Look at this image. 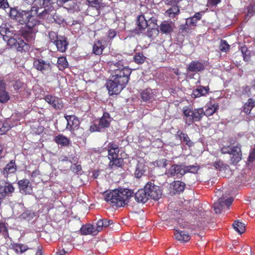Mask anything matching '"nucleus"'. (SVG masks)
<instances>
[{"label":"nucleus","mask_w":255,"mask_h":255,"mask_svg":"<svg viewBox=\"0 0 255 255\" xmlns=\"http://www.w3.org/2000/svg\"><path fill=\"white\" fill-rule=\"evenodd\" d=\"M174 28V23L172 21H164L160 25V30L162 33L164 34L171 33Z\"/></svg>","instance_id":"4468645a"},{"label":"nucleus","mask_w":255,"mask_h":255,"mask_svg":"<svg viewBox=\"0 0 255 255\" xmlns=\"http://www.w3.org/2000/svg\"><path fill=\"white\" fill-rule=\"evenodd\" d=\"M81 232L84 235L92 234L96 235L97 232L95 227L92 225H87L81 228Z\"/></svg>","instance_id":"c756f323"},{"label":"nucleus","mask_w":255,"mask_h":255,"mask_svg":"<svg viewBox=\"0 0 255 255\" xmlns=\"http://www.w3.org/2000/svg\"><path fill=\"white\" fill-rule=\"evenodd\" d=\"M170 188L174 190V193L180 192L184 190L185 184L180 181H174L170 185Z\"/></svg>","instance_id":"c85d7f7f"},{"label":"nucleus","mask_w":255,"mask_h":255,"mask_svg":"<svg viewBox=\"0 0 255 255\" xmlns=\"http://www.w3.org/2000/svg\"><path fill=\"white\" fill-rule=\"evenodd\" d=\"M209 90L208 87L200 86L193 91L192 96L193 98H198L206 95Z\"/></svg>","instance_id":"412c9836"},{"label":"nucleus","mask_w":255,"mask_h":255,"mask_svg":"<svg viewBox=\"0 0 255 255\" xmlns=\"http://www.w3.org/2000/svg\"><path fill=\"white\" fill-rule=\"evenodd\" d=\"M246 104H247V106L250 107V109H253L255 106V100L250 98Z\"/></svg>","instance_id":"864d4df0"},{"label":"nucleus","mask_w":255,"mask_h":255,"mask_svg":"<svg viewBox=\"0 0 255 255\" xmlns=\"http://www.w3.org/2000/svg\"><path fill=\"white\" fill-rule=\"evenodd\" d=\"M184 119L186 124L190 125L193 122L199 121L204 116V111L203 108L193 110L192 107H185L183 109Z\"/></svg>","instance_id":"39448f33"},{"label":"nucleus","mask_w":255,"mask_h":255,"mask_svg":"<svg viewBox=\"0 0 255 255\" xmlns=\"http://www.w3.org/2000/svg\"><path fill=\"white\" fill-rule=\"evenodd\" d=\"M136 24L138 28L140 31L144 29L147 27H148V28L150 29V24H148L147 20L145 18V17L143 15H139L138 17Z\"/></svg>","instance_id":"4be33fe9"},{"label":"nucleus","mask_w":255,"mask_h":255,"mask_svg":"<svg viewBox=\"0 0 255 255\" xmlns=\"http://www.w3.org/2000/svg\"><path fill=\"white\" fill-rule=\"evenodd\" d=\"M179 12L180 10L178 6L177 5H174L169 8L166 11V13L170 18H174L179 14Z\"/></svg>","instance_id":"2f4dec72"},{"label":"nucleus","mask_w":255,"mask_h":255,"mask_svg":"<svg viewBox=\"0 0 255 255\" xmlns=\"http://www.w3.org/2000/svg\"><path fill=\"white\" fill-rule=\"evenodd\" d=\"M144 187L149 198H151L153 200H158L161 197L162 192L158 186L155 185L151 182H148L146 184Z\"/></svg>","instance_id":"6e6552de"},{"label":"nucleus","mask_w":255,"mask_h":255,"mask_svg":"<svg viewBox=\"0 0 255 255\" xmlns=\"http://www.w3.org/2000/svg\"><path fill=\"white\" fill-rule=\"evenodd\" d=\"M14 250L17 253H20L21 244H16L13 246Z\"/></svg>","instance_id":"bf43d9fd"},{"label":"nucleus","mask_w":255,"mask_h":255,"mask_svg":"<svg viewBox=\"0 0 255 255\" xmlns=\"http://www.w3.org/2000/svg\"><path fill=\"white\" fill-rule=\"evenodd\" d=\"M6 84L3 80H0V92L5 90Z\"/></svg>","instance_id":"680f3d73"},{"label":"nucleus","mask_w":255,"mask_h":255,"mask_svg":"<svg viewBox=\"0 0 255 255\" xmlns=\"http://www.w3.org/2000/svg\"><path fill=\"white\" fill-rule=\"evenodd\" d=\"M111 79L107 82V88L111 95L117 94L126 86L129 80L131 70L124 65L123 61L110 62Z\"/></svg>","instance_id":"f257e3e1"},{"label":"nucleus","mask_w":255,"mask_h":255,"mask_svg":"<svg viewBox=\"0 0 255 255\" xmlns=\"http://www.w3.org/2000/svg\"><path fill=\"white\" fill-rule=\"evenodd\" d=\"M252 109H250V107L247 106V104H246L244 108V112L246 114H249Z\"/></svg>","instance_id":"338daca9"},{"label":"nucleus","mask_w":255,"mask_h":255,"mask_svg":"<svg viewBox=\"0 0 255 255\" xmlns=\"http://www.w3.org/2000/svg\"><path fill=\"white\" fill-rule=\"evenodd\" d=\"M230 47V46L226 40H221L219 45V49L221 52H227L229 50Z\"/></svg>","instance_id":"ea45409f"},{"label":"nucleus","mask_w":255,"mask_h":255,"mask_svg":"<svg viewBox=\"0 0 255 255\" xmlns=\"http://www.w3.org/2000/svg\"><path fill=\"white\" fill-rule=\"evenodd\" d=\"M216 107L215 105H212L209 107L205 111H204V115L206 116H210L212 115L216 111Z\"/></svg>","instance_id":"37998d69"},{"label":"nucleus","mask_w":255,"mask_h":255,"mask_svg":"<svg viewBox=\"0 0 255 255\" xmlns=\"http://www.w3.org/2000/svg\"><path fill=\"white\" fill-rule=\"evenodd\" d=\"M233 226L234 229L240 234H243L245 231V224L238 221H235Z\"/></svg>","instance_id":"72a5a7b5"},{"label":"nucleus","mask_w":255,"mask_h":255,"mask_svg":"<svg viewBox=\"0 0 255 255\" xmlns=\"http://www.w3.org/2000/svg\"><path fill=\"white\" fill-rule=\"evenodd\" d=\"M176 137L179 138L180 140H182L189 146L192 145V142L190 140L189 137L186 133H183L180 131H178L176 134Z\"/></svg>","instance_id":"7c9ffc66"},{"label":"nucleus","mask_w":255,"mask_h":255,"mask_svg":"<svg viewBox=\"0 0 255 255\" xmlns=\"http://www.w3.org/2000/svg\"><path fill=\"white\" fill-rule=\"evenodd\" d=\"M248 158L250 161H253L255 159V149L250 153Z\"/></svg>","instance_id":"052dcab7"},{"label":"nucleus","mask_w":255,"mask_h":255,"mask_svg":"<svg viewBox=\"0 0 255 255\" xmlns=\"http://www.w3.org/2000/svg\"><path fill=\"white\" fill-rule=\"evenodd\" d=\"M16 170V167L15 162L11 160L8 163L2 170V173L4 176L6 177L10 173H13Z\"/></svg>","instance_id":"a878e982"},{"label":"nucleus","mask_w":255,"mask_h":255,"mask_svg":"<svg viewBox=\"0 0 255 255\" xmlns=\"http://www.w3.org/2000/svg\"><path fill=\"white\" fill-rule=\"evenodd\" d=\"M90 4L92 6L99 5L102 1V0H87Z\"/></svg>","instance_id":"603ef678"},{"label":"nucleus","mask_w":255,"mask_h":255,"mask_svg":"<svg viewBox=\"0 0 255 255\" xmlns=\"http://www.w3.org/2000/svg\"><path fill=\"white\" fill-rule=\"evenodd\" d=\"M54 43L57 47L58 50L62 52H64V44L63 40H56Z\"/></svg>","instance_id":"c03bdc74"},{"label":"nucleus","mask_w":255,"mask_h":255,"mask_svg":"<svg viewBox=\"0 0 255 255\" xmlns=\"http://www.w3.org/2000/svg\"><path fill=\"white\" fill-rule=\"evenodd\" d=\"M10 128V127L7 123L3 125L1 128H0V134H4Z\"/></svg>","instance_id":"de8ad7c7"},{"label":"nucleus","mask_w":255,"mask_h":255,"mask_svg":"<svg viewBox=\"0 0 255 255\" xmlns=\"http://www.w3.org/2000/svg\"><path fill=\"white\" fill-rule=\"evenodd\" d=\"M39 8L36 6L31 7L30 10H23L21 11V20L20 23L21 24H25L27 28H32L39 23L38 17L44 18L48 14V10L44 9L38 15Z\"/></svg>","instance_id":"20e7f679"},{"label":"nucleus","mask_w":255,"mask_h":255,"mask_svg":"<svg viewBox=\"0 0 255 255\" xmlns=\"http://www.w3.org/2000/svg\"><path fill=\"white\" fill-rule=\"evenodd\" d=\"M193 19H191L190 18H188L186 19V24L188 26H194V22H193Z\"/></svg>","instance_id":"69168bd1"},{"label":"nucleus","mask_w":255,"mask_h":255,"mask_svg":"<svg viewBox=\"0 0 255 255\" xmlns=\"http://www.w3.org/2000/svg\"><path fill=\"white\" fill-rule=\"evenodd\" d=\"M145 171V165L143 161H138L136 164L134 175L135 176L139 178L142 176Z\"/></svg>","instance_id":"bb28decb"},{"label":"nucleus","mask_w":255,"mask_h":255,"mask_svg":"<svg viewBox=\"0 0 255 255\" xmlns=\"http://www.w3.org/2000/svg\"><path fill=\"white\" fill-rule=\"evenodd\" d=\"M201 18V14L199 12H197L195 13L193 16L191 17L190 18L193 19V22H194V24L195 25L196 22L199 20Z\"/></svg>","instance_id":"8fccbe9b"},{"label":"nucleus","mask_w":255,"mask_h":255,"mask_svg":"<svg viewBox=\"0 0 255 255\" xmlns=\"http://www.w3.org/2000/svg\"><path fill=\"white\" fill-rule=\"evenodd\" d=\"M20 192L25 194H30L32 192V186L27 179L20 180L18 182Z\"/></svg>","instance_id":"9b49d317"},{"label":"nucleus","mask_w":255,"mask_h":255,"mask_svg":"<svg viewBox=\"0 0 255 255\" xmlns=\"http://www.w3.org/2000/svg\"><path fill=\"white\" fill-rule=\"evenodd\" d=\"M254 7L253 6L250 5L248 7V13L247 16L251 17L254 13Z\"/></svg>","instance_id":"6e6d98bb"},{"label":"nucleus","mask_w":255,"mask_h":255,"mask_svg":"<svg viewBox=\"0 0 255 255\" xmlns=\"http://www.w3.org/2000/svg\"><path fill=\"white\" fill-rule=\"evenodd\" d=\"M132 191L128 189L121 188L104 193L105 200L113 206L123 207L133 197Z\"/></svg>","instance_id":"f03ea898"},{"label":"nucleus","mask_w":255,"mask_h":255,"mask_svg":"<svg viewBox=\"0 0 255 255\" xmlns=\"http://www.w3.org/2000/svg\"><path fill=\"white\" fill-rule=\"evenodd\" d=\"M183 167L185 174L188 172L195 174L197 173L199 169V166L197 165H192L187 166L183 165Z\"/></svg>","instance_id":"e433bc0d"},{"label":"nucleus","mask_w":255,"mask_h":255,"mask_svg":"<svg viewBox=\"0 0 255 255\" xmlns=\"http://www.w3.org/2000/svg\"><path fill=\"white\" fill-rule=\"evenodd\" d=\"M0 34L4 41L11 47H13L17 51H21L26 49L27 44L21 39H17L14 37L15 33L13 27L9 24L3 23L0 26Z\"/></svg>","instance_id":"7ed1b4c3"},{"label":"nucleus","mask_w":255,"mask_h":255,"mask_svg":"<svg viewBox=\"0 0 255 255\" xmlns=\"http://www.w3.org/2000/svg\"><path fill=\"white\" fill-rule=\"evenodd\" d=\"M28 30L23 34V37L27 42L31 43L35 38V34L37 31L36 26L32 28H27Z\"/></svg>","instance_id":"6ab92c4d"},{"label":"nucleus","mask_w":255,"mask_h":255,"mask_svg":"<svg viewBox=\"0 0 255 255\" xmlns=\"http://www.w3.org/2000/svg\"><path fill=\"white\" fill-rule=\"evenodd\" d=\"M8 93L5 91L0 92V103H5L9 100Z\"/></svg>","instance_id":"79ce46f5"},{"label":"nucleus","mask_w":255,"mask_h":255,"mask_svg":"<svg viewBox=\"0 0 255 255\" xmlns=\"http://www.w3.org/2000/svg\"><path fill=\"white\" fill-rule=\"evenodd\" d=\"M56 142L61 145L62 146L64 145V136L63 135H58L55 137Z\"/></svg>","instance_id":"3c124183"},{"label":"nucleus","mask_w":255,"mask_h":255,"mask_svg":"<svg viewBox=\"0 0 255 255\" xmlns=\"http://www.w3.org/2000/svg\"><path fill=\"white\" fill-rule=\"evenodd\" d=\"M221 153L223 154L229 153L232 155L231 160L233 164H236L242 159V153L240 146H236L231 147L227 146L223 147L221 149Z\"/></svg>","instance_id":"423d86ee"},{"label":"nucleus","mask_w":255,"mask_h":255,"mask_svg":"<svg viewBox=\"0 0 255 255\" xmlns=\"http://www.w3.org/2000/svg\"><path fill=\"white\" fill-rule=\"evenodd\" d=\"M112 224V220H108L106 219L99 220L96 223L95 229L97 232L101 231L104 228H107Z\"/></svg>","instance_id":"393cba45"},{"label":"nucleus","mask_w":255,"mask_h":255,"mask_svg":"<svg viewBox=\"0 0 255 255\" xmlns=\"http://www.w3.org/2000/svg\"><path fill=\"white\" fill-rule=\"evenodd\" d=\"M174 236L176 240L181 242H187L190 240V236L185 231L175 230Z\"/></svg>","instance_id":"aec40b11"},{"label":"nucleus","mask_w":255,"mask_h":255,"mask_svg":"<svg viewBox=\"0 0 255 255\" xmlns=\"http://www.w3.org/2000/svg\"><path fill=\"white\" fill-rule=\"evenodd\" d=\"M109 147V159L111 160L118 157L119 152L118 146L114 143H110Z\"/></svg>","instance_id":"b1692460"},{"label":"nucleus","mask_w":255,"mask_h":255,"mask_svg":"<svg viewBox=\"0 0 255 255\" xmlns=\"http://www.w3.org/2000/svg\"><path fill=\"white\" fill-rule=\"evenodd\" d=\"M53 0H43V5L48 6L53 2Z\"/></svg>","instance_id":"0e129e2a"},{"label":"nucleus","mask_w":255,"mask_h":255,"mask_svg":"<svg viewBox=\"0 0 255 255\" xmlns=\"http://www.w3.org/2000/svg\"><path fill=\"white\" fill-rule=\"evenodd\" d=\"M9 6L7 0H0V8H6Z\"/></svg>","instance_id":"5fc2aeb1"},{"label":"nucleus","mask_w":255,"mask_h":255,"mask_svg":"<svg viewBox=\"0 0 255 255\" xmlns=\"http://www.w3.org/2000/svg\"><path fill=\"white\" fill-rule=\"evenodd\" d=\"M0 233L2 234L4 237L7 235V229L3 223H0Z\"/></svg>","instance_id":"a18cd8bd"},{"label":"nucleus","mask_w":255,"mask_h":255,"mask_svg":"<svg viewBox=\"0 0 255 255\" xmlns=\"http://www.w3.org/2000/svg\"><path fill=\"white\" fill-rule=\"evenodd\" d=\"M221 0H208L209 3L212 6H215L219 2H220Z\"/></svg>","instance_id":"e2e57ef3"},{"label":"nucleus","mask_w":255,"mask_h":255,"mask_svg":"<svg viewBox=\"0 0 255 255\" xmlns=\"http://www.w3.org/2000/svg\"><path fill=\"white\" fill-rule=\"evenodd\" d=\"M21 11H22V9H18L15 7L11 8L9 12V16L11 19L15 20L20 23L21 20Z\"/></svg>","instance_id":"5701e85b"},{"label":"nucleus","mask_w":255,"mask_h":255,"mask_svg":"<svg viewBox=\"0 0 255 255\" xmlns=\"http://www.w3.org/2000/svg\"><path fill=\"white\" fill-rule=\"evenodd\" d=\"M204 68L203 63L197 61H194L189 64L187 70L188 72H197L203 71Z\"/></svg>","instance_id":"dca6fc26"},{"label":"nucleus","mask_w":255,"mask_h":255,"mask_svg":"<svg viewBox=\"0 0 255 255\" xmlns=\"http://www.w3.org/2000/svg\"><path fill=\"white\" fill-rule=\"evenodd\" d=\"M112 121V118L108 113H104L100 119L99 124H94L90 127L91 132L101 131L103 129L109 127Z\"/></svg>","instance_id":"0eeeda50"},{"label":"nucleus","mask_w":255,"mask_h":255,"mask_svg":"<svg viewBox=\"0 0 255 255\" xmlns=\"http://www.w3.org/2000/svg\"><path fill=\"white\" fill-rule=\"evenodd\" d=\"M66 220L68 221V227L70 228L71 230L75 231L79 228L80 222L79 219H74L72 220L67 219Z\"/></svg>","instance_id":"f704fd0d"},{"label":"nucleus","mask_w":255,"mask_h":255,"mask_svg":"<svg viewBox=\"0 0 255 255\" xmlns=\"http://www.w3.org/2000/svg\"><path fill=\"white\" fill-rule=\"evenodd\" d=\"M148 24H150V29L151 28V30L147 31V36L149 37H151L152 36V34L151 33H154L155 34L157 33V24H156V19L155 18L152 17L149 18L148 20H147Z\"/></svg>","instance_id":"cd10ccee"},{"label":"nucleus","mask_w":255,"mask_h":255,"mask_svg":"<svg viewBox=\"0 0 255 255\" xmlns=\"http://www.w3.org/2000/svg\"><path fill=\"white\" fill-rule=\"evenodd\" d=\"M134 61L137 64H142L145 60V57L144 56L142 53H136L133 58Z\"/></svg>","instance_id":"a19ab883"},{"label":"nucleus","mask_w":255,"mask_h":255,"mask_svg":"<svg viewBox=\"0 0 255 255\" xmlns=\"http://www.w3.org/2000/svg\"><path fill=\"white\" fill-rule=\"evenodd\" d=\"M13 191L14 188L10 183L2 182L0 185V195L1 197H4L6 195L11 193Z\"/></svg>","instance_id":"a211bd4d"},{"label":"nucleus","mask_w":255,"mask_h":255,"mask_svg":"<svg viewBox=\"0 0 255 255\" xmlns=\"http://www.w3.org/2000/svg\"><path fill=\"white\" fill-rule=\"evenodd\" d=\"M188 26L185 23V24L181 25L180 26L179 30L182 32H187L189 30Z\"/></svg>","instance_id":"13d9d810"},{"label":"nucleus","mask_w":255,"mask_h":255,"mask_svg":"<svg viewBox=\"0 0 255 255\" xmlns=\"http://www.w3.org/2000/svg\"><path fill=\"white\" fill-rule=\"evenodd\" d=\"M117 34V32L115 30L110 29L108 32V37L111 39L114 38Z\"/></svg>","instance_id":"4d7b16f0"},{"label":"nucleus","mask_w":255,"mask_h":255,"mask_svg":"<svg viewBox=\"0 0 255 255\" xmlns=\"http://www.w3.org/2000/svg\"><path fill=\"white\" fill-rule=\"evenodd\" d=\"M223 199L220 198L218 201L214 204V210L216 213H220L224 208L223 204Z\"/></svg>","instance_id":"58836bf2"},{"label":"nucleus","mask_w":255,"mask_h":255,"mask_svg":"<svg viewBox=\"0 0 255 255\" xmlns=\"http://www.w3.org/2000/svg\"><path fill=\"white\" fill-rule=\"evenodd\" d=\"M166 174L168 176H176L180 178L185 174L183 165H173L167 170Z\"/></svg>","instance_id":"1a4fd4ad"},{"label":"nucleus","mask_w":255,"mask_h":255,"mask_svg":"<svg viewBox=\"0 0 255 255\" xmlns=\"http://www.w3.org/2000/svg\"><path fill=\"white\" fill-rule=\"evenodd\" d=\"M155 92L149 88L143 90L140 94L142 101L148 103L152 102L155 100Z\"/></svg>","instance_id":"9d476101"},{"label":"nucleus","mask_w":255,"mask_h":255,"mask_svg":"<svg viewBox=\"0 0 255 255\" xmlns=\"http://www.w3.org/2000/svg\"><path fill=\"white\" fill-rule=\"evenodd\" d=\"M233 198H228L225 200H224V199H223V204L224 205V206L225 207V206H227V208L228 209H229V207L232 204L233 201Z\"/></svg>","instance_id":"09e8293b"},{"label":"nucleus","mask_w":255,"mask_h":255,"mask_svg":"<svg viewBox=\"0 0 255 255\" xmlns=\"http://www.w3.org/2000/svg\"><path fill=\"white\" fill-rule=\"evenodd\" d=\"M243 89V93L245 94H248L250 92V88L248 86H243L242 87Z\"/></svg>","instance_id":"774afa93"},{"label":"nucleus","mask_w":255,"mask_h":255,"mask_svg":"<svg viewBox=\"0 0 255 255\" xmlns=\"http://www.w3.org/2000/svg\"><path fill=\"white\" fill-rule=\"evenodd\" d=\"M57 64L60 70H64V58L63 57L58 58Z\"/></svg>","instance_id":"49530a36"},{"label":"nucleus","mask_w":255,"mask_h":255,"mask_svg":"<svg viewBox=\"0 0 255 255\" xmlns=\"http://www.w3.org/2000/svg\"><path fill=\"white\" fill-rule=\"evenodd\" d=\"M69 162L72 163L71 166V170L74 173H80L82 168L80 165L77 164L78 158L77 155L73 156L72 155L67 157Z\"/></svg>","instance_id":"ddd939ff"},{"label":"nucleus","mask_w":255,"mask_h":255,"mask_svg":"<svg viewBox=\"0 0 255 255\" xmlns=\"http://www.w3.org/2000/svg\"><path fill=\"white\" fill-rule=\"evenodd\" d=\"M45 100L52 105L55 109L60 108V106L57 105V101L55 100V98L50 95H47L45 97Z\"/></svg>","instance_id":"4c0bfd02"},{"label":"nucleus","mask_w":255,"mask_h":255,"mask_svg":"<svg viewBox=\"0 0 255 255\" xmlns=\"http://www.w3.org/2000/svg\"><path fill=\"white\" fill-rule=\"evenodd\" d=\"M109 167L113 169L115 167H120L123 165V159L122 158L116 157L115 159L110 160Z\"/></svg>","instance_id":"473e14b6"},{"label":"nucleus","mask_w":255,"mask_h":255,"mask_svg":"<svg viewBox=\"0 0 255 255\" xmlns=\"http://www.w3.org/2000/svg\"><path fill=\"white\" fill-rule=\"evenodd\" d=\"M134 199L138 202L145 203L149 198L145 187L137 191L134 194Z\"/></svg>","instance_id":"f3484780"},{"label":"nucleus","mask_w":255,"mask_h":255,"mask_svg":"<svg viewBox=\"0 0 255 255\" xmlns=\"http://www.w3.org/2000/svg\"><path fill=\"white\" fill-rule=\"evenodd\" d=\"M67 121L66 129L71 131L79 125V121L75 116L65 117Z\"/></svg>","instance_id":"f8f14e48"},{"label":"nucleus","mask_w":255,"mask_h":255,"mask_svg":"<svg viewBox=\"0 0 255 255\" xmlns=\"http://www.w3.org/2000/svg\"><path fill=\"white\" fill-rule=\"evenodd\" d=\"M33 66L38 70L44 73L46 71L50 70L49 63L45 62L42 59H37L33 62Z\"/></svg>","instance_id":"2eb2a0df"},{"label":"nucleus","mask_w":255,"mask_h":255,"mask_svg":"<svg viewBox=\"0 0 255 255\" xmlns=\"http://www.w3.org/2000/svg\"><path fill=\"white\" fill-rule=\"evenodd\" d=\"M103 49L101 42L98 41L93 45V51L96 55H100L102 53Z\"/></svg>","instance_id":"c9c22d12"}]
</instances>
